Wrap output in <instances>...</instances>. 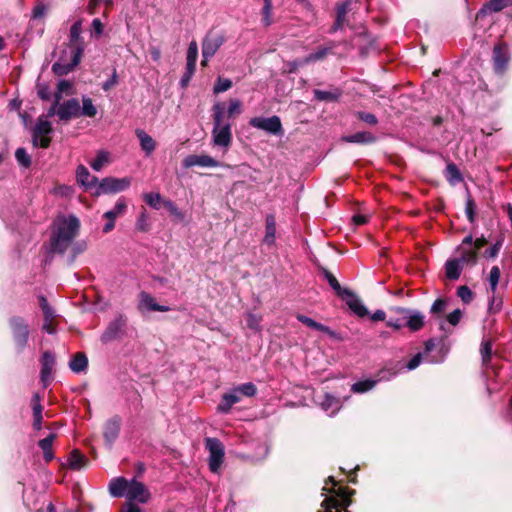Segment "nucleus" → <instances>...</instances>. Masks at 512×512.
<instances>
[{
  "mask_svg": "<svg viewBox=\"0 0 512 512\" xmlns=\"http://www.w3.org/2000/svg\"><path fill=\"white\" fill-rule=\"evenodd\" d=\"M313 93H314L315 99L318 101L333 102V101L338 100V98L340 96V93H338L336 91H324V90H319V89L314 90Z\"/></svg>",
  "mask_w": 512,
  "mask_h": 512,
  "instance_id": "58836bf2",
  "label": "nucleus"
},
{
  "mask_svg": "<svg viewBox=\"0 0 512 512\" xmlns=\"http://www.w3.org/2000/svg\"><path fill=\"white\" fill-rule=\"evenodd\" d=\"M41 401V398L39 396V394H34L32 396V399H31V405H32V409H33V414H42V405L40 403Z\"/></svg>",
  "mask_w": 512,
  "mask_h": 512,
  "instance_id": "338daca9",
  "label": "nucleus"
},
{
  "mask_svg": "<svg viewBox=\"0 0 512 512\" xmlns=\"http://www.w3.org/2000/svg\"><path fill=\"white\" fill-rule=\"evenodd\" d=\"M503 245V238H500L496 243L484 252V256L488 258H495Z\"/></svg>",
  "mask_w": 512,
  "mask_h": 512,
  "instance_id": "13d9d810",
  "label": "nucleus"
},
{
  "mask_svg": "<svg viewBox=\"0 0 512 512\" xmlns=\"http://www.w3.org/2000/svg\"><path fill=\"white\" fill-rule=\"evenodd\" d=\"M205 447L209 451V469L218 473L224 460V446L219 439L208 437L205 439Z\"/></svg>",
  "mask_w": 512,
  "mask_h": 512,
  "instance_id": "39448f33",
  "label": "nucleus"
},
{
  "mask_svg": "<svg viewBox=\"0 0 512 512\" xmlns=\"http://www.w3.org/2000/svg\"><path fill=\"white\" fill-rule=\"evenodd\" d=\"M77 182L86 187L92 188L97 184V177L92 176L89 170L84 165H79L76 170Z\"/></svg>",
  "mask_w": 512,
  "mask_h": 512,
  "instance_id": "5701e85b",
  "label": "nucleus"
},
{
  "mask_svg": "<svg viewBox=\"0 0 512 512\" xmlns=\"http://www.w3.org/2000/svg\"><path fill=\"white\" fill-rule=\"evenodd\" d=\"M502 308V300L499 298H496L494 294L490 298L489 305H488V312L492 314L498 313Z\"/></svg>",
  "mask_w": 512,
  "mask_h": 512,
  "instance_id": "bf43d9fd",
  "label": "nucleus"
},
{
  "mask_svg": "<svg viewBox=\"0 0 512 512\" xmlns=\"http://www.w3.org/2000/svg\"><path fill=\"white\" fill-rule=\"evenodd\" d=\"M421 359H422V354L421 353H418L416 354L415 356H413L410 361L407 363V369L408 370H413L415 368H417L420 363H421Z\"/></svg>",
  "mask_w": 512,
  "mask_h": 512,
  "instance_id": "774afa93",
  "label": "nucleus"
},
{
  "mask_svg": "<svg viewBox=\"0 0 512 512\" xmlns=\"http://www.w3.org/2000/svg\"><path fill=\"white\" fill-rule=\"evenodd\" d=\"M52 132V124L45 117H38L32 131V142L34 146L47 148L50 145L51 138L49 134Z\"/></svg>",
  "mask_w": 512,
  "mask_h": 512,
  "instance_id": "423d86ee",
  "label": "nucleus"
},
{
  "mask_svg": "<svg viewBox=\"0 0 512 512\" xmlns=\"http://www.w3.org/2000/svg\"><path fill=\"white\" fill-rule=\"evenodd\" d=\"M264 5L262 8V22L264 26H270L273 22L272 20V0H263Z\"/></svg>",
  "mask_w": 512,
  "mask_h": 512,
  "instance_id": "a19ab883",
  "label": "nucleus"
},
{
  "mask_svg": "<svg viewBox=\"0 0 512 512\" xmlns=\"http://www.w3.org/2000/svg\"><path fill=\"white\" fill-rule=\"evenodd\" d=\"M376 383H377L376 380H371V379L358 381L351 386V390L354 393H365V392L373 389L375 387Z\"/></svg>",
  "mask_w": 512,
  "mask_h": 512,
  "instance_id": "4c0bfd02",
  "label": "nucleus"
},
{
  "mask_svg": "<svg viewBox=\"0 0 512 512\" xmlns=\"http://www.w3.org/2000/svg\"><path fill=\"white\" fill-rule=\"evenodd\" d=\"M232 87V81L228 78L218 77L217 82L213 88L215 94L223 93Z\"/></svg>",
  "mask_w": 512,
  "mask_h": 512,
  "instance_id": "8fccbe9b",
  "label": "nucleus"
},
{
  "mask_svg": "<svg viewBox=\"0 0 512 512\" xmlns=\"http://www.w3.org/2000/svg\"><path fill=\"white\" fill-rule=\"evenodd\" d=\"M219 165V162L209 155H189L183 160V166L185 168L194 166L218 167Z\"/></svg>",
  "mask_w": 512,
  "mask_h": 512,
  "instance_id": "a211bd4d",
  "label": "nucleus"
},
{
  "mask_svg": "<svg viewBox=\"0 0 512 512\" xmlns=\"http://www.w3.org/2000/svg\"><path fill=\"white\" fill-rule=\"evenodd\" d=\"M462 316L463 312L460 309H455L454 311L447 315L445 320L441 321L440 330H442L445 333L450 332L449 329L447 328V324L451 326H456L460 322Z\"/></svg>",
  "mask_w": 512,
  "mask_h": 512,
  "instance_id": "2f4dec72",
  "label": "nucleus"
},
{
  "mask_svg": "<svg viewBox=\"0 0 512 512\" xmlns=\"http://www.w3.org/2000/svg\"><path fill=\"white\" fill-rule=\"evenodd\" d=\"M195 71H196V66L195 65H193V66H187L186 65V71H185L184 75L182 76V78L180 80L181 87L185 88L189 84V82H190L191 78L193 77Z\"/></svg>",
  "mask_w": 512,
  "mask_h": 512,
  "instance_id": "4d7b16f0",
  "label": "nucleus"
},
{
  "mask_svg": "<svg viewBox=\"0 0 512 512\" xmlns=\"http://www.w3.org/2000/svg\"><path fill=\"white\" fill-rule=\"evenodd\" d=\"M139 310H147V311H158V312H167L170 310L168 306L157 304L155 299L147 292L142 291L139 294Z\"/></svg>",
  "mask_w": 512,
  "mask_h": 512,
  "instance_id": "6ab92c4d",
  "label": "nucleus"
},
{
  "mask_svg": "<svg viewBox=\"0 0 512 512\" xmlns=\"http://www.w3.org/2000/svg\"><path fill=\"white\" fill-rule=\"evenodd\" d=\"M164 206L176 218H178L180 220H182L184 218V214L180 211V209L176 206V204L174 202L167 200L164 202Z\"/></svg>",
  "mask_w": 512,
  "mask_h": 512,
  "instance_id": "052dcab7",
  "label": "nucleus"
},
{
  "mask_svg": "<svg viewBox=\"0 0 512 512\" xmlns=\"http://www.w3.org/2000/svg\"><path fill=\"white\" fill-rule=\"evenodd\" d=\"M275 237H276V220L275 217L270 214L266 217V224H265V236H264V243L267 245H273L275 243Z\"/></svg>",
  "mask_w": 512,
  "mask_h": 512,
  "instance_id": "a878e982",
  "label": "nucleus"
},
{
  "mask_svg": "<svg viewBox=\"0 0 512 512\" xmlns=\"http://www.w3.org/2000/svg\"><path fill=\"white\" fill-rule=\"evenodd\" d=\"M87 366H88V358L82 352L75 354L74 357L69 362V368L74 373L84 372L87 369Z\"/></svg>",
  "mask_w": 512,
  "mask_h": 512,
  "instance_id": "cd10ccee",
  "label": "nucleus"
},
{
  "mask_svg": "<svg viewBox=\"0 0 512 512\" xmlns=\"http://www.w3.org/2000/svg\"><path fill=\"white\" fill-rule=\"evenodd\" d=\"M120 427L121 419L118 416L112 417L106 421L103 429V437L109 447H111L118 438Z\"/></svg>",
  "mask_w": 512,
  "mask_h": 512,
  "instance_id": "dca6fc26",
  "label": "nucleus"
},
{
  "mask_svg": "<svg viewBox=\"0 0 512 512\" xmlns=\"http://www.w3.org/2000/svg\"><path fill=\"white\" fill-rule=\"evenodd\" d=\"M322 409L327 412L330 416L335 415L341 408L342 404L340 400L331 394H324L322 401L320 402Z\"/></svg>",
  "mask_w": 512,
  "mask_h": 512,
  "instance_id": "b1692460",
  "label": "nucleus"
},
{
  "mask_svg": "<svg viewBox=\"0 0 512 512\" xmlns=\"http://www.w3.org/2000/svg\"><path fill=\"white\" fill-rule=\"evenodd\" d=\"M336 47L335 42H329L326 46L320 47L315 51L314 53L309 54L302 60H299V65H307L313 62L321 61L323 60L329 53L332 52V50Z\"/></svg>",
  "mask_w": 512,
  "mask_h": 512,
  "instance_id": "aec40b11",
  "label": "nucleus"
},
{
  "mask_svg": "<svg viewBox=\"0 0 512 512\" xmlns=\"http://www.w3.org/2000/svg\"><path fill=\"white\" fill-rule=\"evenodd\" d=\"M240 396L253 397L257 393V388L252 382H247L235 387Z\"/></svg>",
  "mask_w": 512,
  "mask_h": 512,
  "instance_id": "a18cd8bd",
  "label": "nucleus"
},
{
  "mask_svg": "<svg viewBox=\"0 0 512 512\" xmlns=\"http://www.w3.org/2000/svg\"><path fill=\"white\" fill-rule=\"evenodd\" d=\"M393 311L397 315L403 316V319L405 320V327L412 332L421 330L425 324V316L418 310L396 307Z\"/></svg>",
  "mask_w": 512,
  "mask_h": 512,
  "instance_id": "6e6552de",
  "label": "nucleus"
},
{
  "mask_svg": "<svg viewBox=\"0 0 512 512\" xmlns=\"http://www.w3.org/2000/svg\"><path fill=\"white\" fill-rule=\"evenodd\" d=\"M72 87V84L67 80H61L59 81L57 85V92L55 93L54 97L60 95V100L62 99V94L68 92Z\"/></svg>",
  "mask_w": 512,
  "mask_h": 512,
  "instance_id": "69168bd1",
  "label": "nucleus"
},
{
  "mask_svg": "<svg viewBox=\"0 0 512 512\" xmlns=\"http://www.w3.org/2000/svg\"><path fill=\"white\" fill-rule=\"evenodd\" d=\"M296 318L298 321H300L301 323H303L304 325L311 329L327 333L330 336H334V332L328 326L318 323L308 316L298 314Z\"/></svg>",
  "mask_w": 512,
  "mask_h": 512,
  "instance_id": "bb28decb",
  "label": "nucleus"
},
{
  "mask_svg": "<svg viewBox=\"0 0 512 512\" xmlns=\"http://www.w3.org/2000/svg\"><path fill=\"white\" fill-rule=\"evenodd\" d=\"M500 269L498 266H493L490 270L488 281L491 292L494 294L500 279Z\"/></svg>",
  "mask_w": 512,
  "mask_h": 512,
  "instance_id": "49530a36",
  "label": "nucleus"
},
{
  "mask_svg": "<svg viewBox=\"0 0 512 512\" xmlns=\"http://www.w3.org/2000/svg\"><path fill=\"white\" fill-rule=\"evenodd\" d=\"M80 114L90 118L97 114V109L90 98H82V108L80 107Z\"/></svg>",
  "mask_w": 512,
  "mask_h": 512,
  "instance_id": "ea45409f",
  "label": "nucleus"
},
{
  "mask_svg": "<svg viewBox=\"0 0 512 512\" xmlns=\"http://www.w3.org/2000/svg\"><path fill=\"white\" fill-rule=\"evenodd\" d=\"M10 326L17 349L23 351L28 342V324L21 317H13L10 319Z\"/></svg>",
  "mask_w": 512,
  "mask_h": 512,
  "instance_id": "1a4fd4ad",
  "label": "nucleus"
},
{
  "mask_svg": "<svg viewBox=\"0 0 512 512\" xmlns=\"http://www.w3.org/2000/svg\"><path fill=\"white\" fill-rule=\"evenodd\" d=\"M446 180L451 185H456L463 181V177L458 167L454 163H448L444 172Z\"/></svg>",
  "mask_w": 512,
  "mask_h": 512,
  "instance_id": "7c9ffc66",
  "label": "nucleus"
},
{
  "mask_svg": "<svg viewBox=\"0 0 512 512\" xmlns=\"http://www.w3.org/2000/svg\"><path fill=\"white\" fill-rule=\"evenodd\" d=\"M241 401V396L236 388H233L229 392L222 396L220 403L218 404L217 410L221 413H228L234 404Z\"/></svg>",
  "mask_w": 512,
  "mask_h": 512,
  "instance_id": "412c9836",
  "label": "nucleus"
},
{
  "mask_svg": "<svg viewBox=\"0 0 512 512\" xmlns=\"http://www.w3.org/2000/svg\"><path fill=\"white\" fill-rule=\"evenodd\" d=\"M342 298L346 301L349 308L359 317L368 315L367 308L352 291L348 290V294H345Z\"/></svg>",
  "mask_w": 512,
  "mask_h": 512,
  "instance_id": "4be33fe9",
  "label": "nucleus"
},
{
  "mask_svg": "<svg viewBox=\"0 0 512 512\" xmlns=\"http://www.w3.org/2000/svg\"><path fill=\"white\" fill-rule=\"evenodd\" d=\"M198 58V45L196 41H191L189 43L188 49H187V55H186V64L187 66H196Z\"/></svg>",
  "mask_w": 512,
  "mask_h": 512,
  "instance_id": "79ce46f5",
  "label": "nucleus"
},
{
  "mask_svg": "<svg viewBox=\"0 0 512 512\" xmlns=\"http://www.w3.org/2000/svg\"><path fill=\"white\" fill-rule=\"evenodd\" d=\"M110 153L107 151H99L96 155V158L90 163L91 167L95 171H100L104 165L109 163Z\"/></svg>",
  "mask_w": 512,
  "mask_h": 512,
  "instance_id": "c9c22d12",
  "label": "nucleus"
},
{
  "mask_svg": "<svg viewBox=\"0 0 512 512\" xmlns=\"http://www.w3.org/2000/svg\"><path fill=\"white\" fill-rule=\"evenodd\" d=\"M127 324V319L123 315L117 316L113 321L109 323L106 330L101 335V341L103 343H109L117 338L123 333V330Z\"/></svg>",
  "mask_w": 512,
  "mask_h": 512,
  "instance_id": "ddd939ff",
  "label": "nucleus"
},
{
  "mask_svg": "<svg viewBox=\"0 0 512 512\" xmlns=\"http://www.w3.org/2000/svg\"><path fill=\"white\" fill-rule=\"evenodd\" d=\"M323 275H324L325 279L328 281V283L331 286V288L335 291V293L339 297L342 298L345 294H348V290L349 289L342 288L341 285L339 284L338 280L336 279V277L331 272H329L328 270L324 269L323 270Z\"/></svg>",
  "mask_w": 512,
  "mask_h": 512,
  "instance_id": "72a5a7b5",
  "label": "nucleus"
},
{
  "mask_svg": "<svg viewBox=\"0 0 512 512\" xmlns=\"http://www.w3.org/2000/svg\"><path fill=\"white\" fill-rule=\"evenodd\" d=\"M510 56L506 43L499 42L493 48L492 60L494 70L498 74L504 73L507 68Z\"/></svg>",
  "mask_w": 512,
  "mask_h": 512,
  "instance_id": "f8f14e48",
  "label": "nucleus"
},
{
  "mask_svg": "<svg viewBox=\"0 0 512 512\" xmlns=\"http://www.w3.org/2000/svg\"><path fill=\"white\" fill-rule=\"evenodd\" d=\"M356 116L358 119L364 121L365 123H367L369 125H376L378 123L377 117L372 113L358 111L356 113Z\"/></svg>",
  "mask_w": 512,
  "mask_h": 512,
  "instance_id": "6e6d98bb",
  "label": "nucleus"
},
{
  "mask_svg": "<svg viewBox=\"0 0 512 512\" xmlns=\"http://www.w3.org/2000/svg\"><path fill=\"white\" fill-rule=\"evenodd\" d=\"M80 115V104L75 98L69 99L63 103L59 102L58 117L62 121H69Z\"/></svg>",
  "mask_w": 512,
  "mask_h": 512,
  "instance_id": "2eb2a0df",
  "label": "nucleus"
},
{
  "mask_svg": "<svg viewBox=\"0 0 512 512\" xmlns=\"http://www.w3.org/2000/svg\"><path fill=\"white\" fill-rule=\"evenodd\" d=\"M15 157L20 165L27 168L31 165V158L24 148H18Z\"/></svg>",
  "mask_w": 512,
  "mask_h": 512,
  "instance_id": "864d4df0",
  "label": "nucleus"
},
{
  "mask_svg": "<svg viewBox=\"0 0 512 512\" xmlns=\"http://www.w3.org/2000/svg\"><path fill=\"white\" fill-rule=\"evenodd\" d=\"M343 141L347 143L371 144L376 141V137L371 132L362 131L344 136Z\"/></svg>",
  "mask_w": 512,
  "mask_h": 512,
  "instance_id": "393cba45",
  "label": "nucleus"
},
{
  "mask_svg": "<svg viewBox=\"0 0 512 512\" xmlns=\"http://www.w3.org/2000/svg\"><path fill=\"white\" fill-rule=\"evenodd\" d=\"M131 184L128 177L114 178L106 177L102 179L97 187V194L117 193L126 190Z\"/></svg>",
  "mask_w": 512,
  "mask_h": 512,
  "instance_id": "9d476101",
  "label": "nucleus"
},
{
  "mask_svg": "<svg viewBox=\"0 0 512 512\" xmlns=\"http://www.w3.org/2000/svg\"><path fill=\"white\" fill-rule=\"evenodd\" d=\"M143 198H144L145 203L147 205H149L150 207H152L154 209L160 208V202L162 200V197L159 193H154V192L146 193V194H144Z\"/></svg>",
  "mask_w": 512,
  "mask_h": 512,
  "instance_id": "09e8293b",
  "label": "nucleus"
},
{
  "mask_svg": "<svg viewBox=\"0 0 512 512\" xmlns=\"http://www.w3.org/2000/svg\"><path fill=\"white\" fill-rule=\"evenodd\" d=\"M249 125L253 128L263 130L269 134L282 136L284 131L281 120L278 116L271 117H253L249 120Z\"/></svg>",
  "mask_w": 512,
  "mask_h": 512,
  "instance_id": "0eeeda50",
  "label": "nucleus"
},
{
  "mask_svg": "<svg viewBox=\"0 0 512 512\" xmlns=\"http://www.w3.org/2000/svg\"><path fill=\"white\" fill-rule=\"evenodd\" d=\"M475 210L476 205L474 200L471 197H468L465 205V213L470 223H474L475 221Z\"/></svg>",
  "mask_w": 512,
  "mask_h": 512,
  "instance_id": "5fc2aeb1",
  "label": "nucleus"
},
{
  "mask_svg": "<svg viewBox=\"0 0 512 512\" xmlns=\"http://www.w3.org/2000/svg\"><path fill=\"white\" fill-rule=\"evenodd\" d=\"M447 305H448V301L446 299L438 298L432 304V306L430 308V313L432 314V316L438 318L446 310Z\"/></svg>",
  "mask_w": 512,
  "mask_h": 512,
  "instance_id": "37998d69",
  "label": "nucleus"
},
{
  "mask_svg": "<svg viewBox=\"0 0 512 512\" xmlns=\"http://www.w3.org/2000/svg\"><path fill=\"white\" fill-rule=\"evenodd\" d=\"M136 135L140 141V146L142 150L147 155H150L155 150L156 147L154 139L143 130H136Z\"/></svg>",
  "mask_w": 512,
  "mask_h": 512,
  "instance_id": "c85d7f7f",
  "label": "nucleus"
},
{
  "mask_svg": "<svg viewBox=\"0 0 512 512\" xmlns=\"http://www.w3.org/2000/svg\"><path fill=\"white\" fill-rule=\"evenodd\" d=\"M55 437L56 436L54 433H50L46 438L41 439L38 442V445L42 449V451L52 450V445Z\"/></svg>",
  "mask_w": 512,
  "mask_h": 512,
  "instance_id": "680f3d73",
  "label": "nucleus"
},
{
  "mask_svg": "<svg viewBox=\"0 0 512 512\" xmlns=\"http://www.w3.org/2000/svg\"><path fill=\"white\" fill-rule=\"evenodd\" d=\"M81 30L80 21H76L72 24L70 28L69 44L63 51L59 60L52 66V70L56 75H66L79 64L84 50Z\"/></svg>",
  "mask_w": 512,
  "mask_h": 512,
  "instance_id": "f03ea898",
  "label": "nucleus"
},
{
  "mask_svg": "<svg viewBox=\"0 0 512 512\" xmlns=\"http://www.w3.org/2000/svg\"><path fill=\"white\" fill-rule=\"evenodd\" d=\"M512 6V0H489L476 14V20L485 17L489 13L500 12Z\"/></svg>",
  "mask_w": 512,
  "mask_h": 512,
  "instance_id": "f3484780",
  "label": "nucleus"
},
{
  "mask_svg": "<svg viewBox=\"0 0 512 512\" xmlns=\"http://www.w3.org/2000/svg\"><path fill=\"white\" fill-rule=\"evenodd\" d=\"M41 371L40 378L43 384V387L46 388L53 379V369L55 366V356L50 351H45L41 357Z\"/></svg>",
  "mask_w": 512,
  "mask_h": 512,
  "instance_id": "4468645a",
  "label": "nucleus"
},
{
  "mask_svg": "<svg viewBox=\"0 0 512 512\" xmlns=\"http://www.w3.org/2000/svg\"><path fill=\"white\" fill-rule=\"evenodd\" d=\"M69 467L73 470H80L86 466L87 458L78 450H73L68 458Z\"/></svg>",
  "mask_w": 512,
  "mask_h": 512,
  "instance_id": "473e14b6",
  "label": "nucleus"
},
{
  "mask_svg": "<svg viewBox=\"0 0 512 512\" xmlns=\"http://www.w3.org/2000/svg\"><path fill=\"white\" fill-rule=\"evenodd\" d=\"M213 111V129L212 143L216 147H221L227 151L232 143L231 123L225 120V107L223 103H215ZM242 113V103L238 99H232L229 102L227 116L232 117Z\"/></svg>",
  "mask_w": 512,
  "mask_h": 512,
  "instance_id": "f257e3e1",
  "label": "nucleus"
},
{
  "mask_svg": "<svg viewBox=\"0 0 512 512\" xmlns=\"http://www.w3.org/2000/svg\"><path fill=\"white\" fill-rule=\"evenodd\" d=\"M225 38L220 33L209 32L202 41V57L212 58L223 45Z\"/></svg>",
  "mask_w": 512,
  "mask_h": 512,
  "instance_id": "9b49d317",
  "label": "nucleus"
},
{
  "mask_svg": "<svg viewBox=\"0 0 512 512\" xmlns=\"http://www.w3.org/2000/svg\"><path fill=\"white\" fill-rule=\"evenodd\" d=\"M60 95L54 97V102L51 105V107L48 109L47 113L44 115H41L40 117H45L47 120L55 115L58 116V107L60 102Z\"/></svg>",
  "mask_w": 512,
  "mask_h": 512,
  "instance_id": "e2e57ef3",
  "label": "nucleus"
},
{
  "mask_svg": "<svg viewBox=\"0 0 512 512\" xmlns=\"http://www.w3.org/2000/svg\"><path fill=\"white\" fill-rule=\"evenodd\" d=\"M39 305L43 311L44 319L45 320H54V318L56 316L55 311L49 305L47 299L44 296H39Z\"/></svg>",
  "mask_w": 512,
  "mask_h": 512,
  "instance_id": "c03bdc74",
  "label": "nucleus"
},
{
  "mask_svg": "<svg viewBox=\"0 0 512 512\" xmlns=\"http://www.w3.org/2000/svg\"><path fill=\"white\" fill-rule=\"evenodd\" d=\"M109 493L113 497H126L129 501L145 504L151 494L148 488L135 478L127 480L124 477L113 478L109 483Z\"/></svg>",
  "mask_w": 512,
  "mask_h": 512,
  "instance_id": "20e7f679",
  "label": "nucleus"
},
{
  "mask_svg": "<svg viewBox=\"0 0 512 512\" xmlns=\"http://www.w3.org/2000/svg\"><path fill=\"white\" fill-rule=\"evenodd\" d=\"M461 252L458 260L462 265L464 264H475L477 261V251L475 249H458Z\"/></svg>",
  "mask_w": 512,
  "mask_h": 512,
  "instance_id": "e433bc0d",
  "label": "nucleus"
},
{
  "mask_svg": "<svg viewBox=\"0 0 512 512\" xmlns=\"http://www.w3.org/2000/svg\"><path fill=\"white\" fill-rule=\"evenodd\" d=\"M387 326L399 330L405 327V320L401 315H398L397 318L390 317L389 320L387 321Z\"/></svg>",
  "mask_w": 512,
  "mask_h": 512,
  "instance_id": "0e129e2a",
  "label": "nucleus"
},
{
  "mask_svg": "<svg viewBox=\"0 0 512 512\" xmlns=\"http://www.w3.org/2000/svg\"><path fill=\"white\" fill-rule=\"evenodd\" d=\"M457 296L465 303L469 304L473 300V292L468 286H459L457 288Z\"/></svg>",
  "mask_w": 512,
  "mask_h": 512,
  "instance_id": "603ef678",
  "label": "nucleus"
},
{
  "mask_svg": "<svg viewBox=\"0 0 512 512\" xmlns=\"http://www.w3.org/2000/svg\"><path fill=\"white\" fill-rule=\"evenodd\" d=\"M80 221L75 215L59 216L54 222L51 236V250L55 253H64L78 235Z\"/></svg>",
  "mask_w": 512,
  "mask_h": 512,
  "instance_id": "7ed1b4c3",
  "label": "nucleus"
},
{
  "mask_svg": "<svg viewBox=\"0 0 512 512\" xmlns=\"http://www.w3.org/2000/svg\"><path fill=\"white\" fill-rule=\"evenodd\" d=\"M480 352H481V356H482V361H483V364L484 365H487L491 359V355H492V343L491 341H483L482 344H481V349H480Z\"/></svg>",
  "mask_w": 512,
  "mask_h": 512,
  "instance_id": "3c124183",
  "label": "nucleus"
},
{
  "mask_svg": "<svg viewBox=\"0 0 512 512\" xmlns=\"http://www.w3.org/2000/svg\"><path fill=\"white\" fill-rule=\"evenodd\" d=\"M462 266L458 259L448 260L445 264L446 277L450 280H457L461 275Z\"/></svg>",
  "mask_w": 512,
  "mask_h": 512,
  "instance_id": "c756f323",
  "label": "nucleus"
},
{
  "mask_svg": "<svg viewBox=\"0 0 512 512\" xmlns=\"http://www.w3.org/2000/svg\"><path fill=\"white\" fill-rule=\"evenodd\" d=\"M261 321L262 317L253 313H247L246 315V323L248 328L254 331H260L261 330Z\"/></svg>",
  "mask_w": 512,
  "mask_h": 512,
  "instance_id": "de8ad7c7",
  "label": "nucleus"
},
{
  "mask_svg": "<svg viewBox=\"0 0 512 512\" xmlns=\"http://www.w3.org/2000/svg\"><path fill=\"white\" fill-rule=\"evenodd\" d=\"M126 208H127V204L124 201V199H119L116 202L114 208L107 211L104 214V217L107 218L108 220H115L117 217L124 214V212L126 211Z\"/></svg>",
  "mask_w": 512,
  "mask_h": 512,
  "instance_id": "f704fd0d",
  "label": "nucleus"
}]
</instances>
